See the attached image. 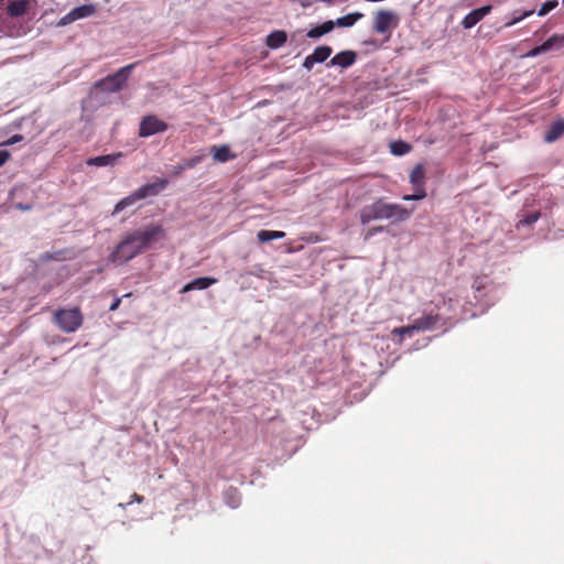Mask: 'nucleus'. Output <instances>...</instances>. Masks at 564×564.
Instances as JSON below:
<instances>
[{"mask_svg": "<svg viewBox=\"0 0 564 564\" xmlns=\"http://www.w3.org/2000/svg\"><path fill=\"white\" fill-rule=\"evenodd\" d=\"M390 149L393 154L403 155V154H406L411 150V147L405 142L399 141V142H392L390 144Z\"/></svg>", "mask_w": 564, "mask_h": 564, "instance_id": "obj_24", "label": "nucleus"}, {"mask_svg": "<svg viewBox=\"0 0 564 564\" xmlns=\"http://www.w3.org/2000/svg\"><path fill=\"white\" fill-rule=\"evenodd\" d=\"M362 17H364L362 13L354 12V13H349L347 15L338 18L336 21H334V23H335V26H338V28H349V26H352Z\"/></svg>", "mask_w": 564, "mask_h": 564, "instance_id": "obj_21", "label": "nucleus"}, {"mask_svg": "<svg viewBox=\"0 0 564 564\" xmlns=\"http://www.w3.org/2000/svg\"><path fill=\"white\" fill-rule=\"evenodd\" d=\"M399 15L389 10H379L375 14L373 30L380 34H391V32L399 25Z\"/></svg>", "mask_w": 564, "mask_h": 564, "instance_id": "obj_6", "label": "nucleus"}, {"mask_svg": "<svg viewBox=\"0 0 564 564\" xmlns=\"http://www.w3.org/2000/svg\"><path fill=\"white\" fill-rule=\"evenodd\" d=\"M558 6V1L557 0H547L546 2H544L540 10L538 11V15L539 17H544L550 11H552L553 9H555L556 7Z\"/></svg>", "mask_w": 564, "mask_h": 564, "instance_id": "obj_28", "label": "nucleus"}, {"mask_svg": "<svg viewBox=\"0 0 564 564\" xmlns=\"http://www.w3.org/2000/svg\"><path fill=\"white\" fill-rule=\"evenodd\" d=\"M540 54H543L541 45L533 47L531 51H529L525 56L527 57H535Z\"/></svg>", "mask_w": 564, "mask_h": 564, "instance_id": "obj_32", "label": "nucleus"}, {"mask_svg": "<svg viewBox=\"0 0 564 564\" xmlns=\"http://www.w3.org/2000/svg\"><path fill=\"white\" fill-rule=\"evenodd\" d=\"M539 217H540L539 213H532V214L528 215L523 220H521L520 224L532 225L539 219Z\"/></svg>", "mask_w": 564, "mask_h": 564, "instance_id": "obj_31", "label": "nucleus"}, {"mask_svg": "<svg viewBox=\"0 0 564 564\" xmlns=\"http://www.w3.org/2000/svg\"><path fill=\"white\" fill-rule=\"evenodd\" d=\"M10 153L6 150H0V167L9 160Z\"/></svg>", "mask_w": 564, "mask_h": 564, "instance_id": "obj_33", "label": "nucleus"}, {"mask_svg": "<svg viewBox=\"0 0 564 564\" xmlns=\"http://www.w3.org/2000/svg\"><path fill=\"white\" fill-rule=\"evenodd\" d=\"M169 181L166 178H159L153 183L142 185L134 192H132L130 195L126 196L124 198L120 199L112 212V215H117L121 213L122 210L133 206L137 202L151 197L156 196L162 191L165 189L167 186Z\"/></svg>", "mask_w": 564, "mask_h": 564, "instance_id": "obj_3", "label": "nucleus"}, {"mask_svg": "<svg viewBox=\"0 0 564 564\" xmlns=\"http://www.w3.org/2000/svg\"><path fill=\"white\" fill-rule=\"evenodd\" d=\"M424 178V169L421 164H419L412 170L410 174V182L413 186H423Z\"/></svg>", "mask_w": 564, "mask_h": 564, "instance_id": "obj_23", "label": "nucleus"}, {"mask_svg": "<svg viewBox=\"0 0 564 564\" xmlns=\"http://www.w3.org/2000/svg\"><path fill=\"white\" fill-rule=\"evenodd\" d=\"M129 296H131V293L124 294V297H129Z\"/></svg>", "mask_w": 564, "mask_h": 564, "instance_id": "obj_41", "label": "nucleus"}, {"mask_svg": "<svg viewBox=\"0 0 564 564\" xmlns=\"http://www.w3.org/2000/svg\"><path fill=\"white\" fill-rule=\"evenodd\" d=\"M381 230H382V227H379V228H377V229H373V231H375V232H377V231H381Z\"/></svg>", "mask_w": 564, "mask_h": 564, "instance_id": "obj_40", "label": "nucleus"}, {"mask_svg": "<svg viewBox=\"0 0 564 564\" xmlns=\"http://www.w3.org/2000/svg\"><path fill=\"white\" fill-rule=\"evenodd\" d=\"M335 28V23L334 21H326L324 22L323 24L321 25H317L313 29H311L308 32H307V36L310 39H318L321 36H323L324 34H327L329 33L330 31H333Z\"/></svg>", "mask_w": 564, "mask_h": 564, "instance_id": "obj_19", "label": "nucleus"}, {"mask_svg": "<svg viewBox=\"0 0 564 564\" xmlns=\"http://www.w3.org/2000/svg\"><path fill=\"white\" fill-rule=\"evenodd\" d=\"M543 53L550 51H558L564 47V34H553L544 43L541 44Z\"/></svg>", "mask_w": 564, "mask_h": 564, "instance_id": "obj_16", "label": "nucleus"}, {"mask_svg": "<svg viewBox=\"0 0 564 564\" xmlns=\"http://www.w3.org/2000/svg\"><path fill=\"white\" fill-rule=\"evenodd\" d=\"M120 303H121V299H120V297H116V299L113 300L112 304L110 305L109 310H110L111 312H113V311L118 310V307H119Z\"/></svg>", "mask_w": 564, "mask_h": 564, "instance_id": "obj_35", "label": "nucleus"}, {"mask_svg": "<svg viewBox=\"0 0 564 564\" xmlns=\"http://www.w3.org/2000/svg\"><path fill=\"white\" fill-rule=\"evenodd\" d=\"M19 207H20L21 209H23V210L29 209V207H28V206H22V205H20Z\"/></svg>", "mask_w": 564, "mask_h": 564, "instance_id": "obj_39", "label": "nucleus"}, {"mask_svg": "<svg viewBox=\"0 0 564 564\" xmlns=\"http://www.w3.org/2000/svg\"><path fill=\"white\" fill-rule=\"evenodd\" d=\"M54 321L65 333L76 332L83 324V315L78 307L62 308L54 313Z\"/></svg>", "mask_w": 564, "mask_h": 564, "instance_id": "obj_5", "label": "nucleus"}, {"mask_svg": "<svg viewBox=\"0 0 564 564\" xmlns=\"http://www.w3.org/2000/svg\"><path fill=\"white\" fill-rule=\"evenodd\" d=\"M143 501H144V497L143 496H140L138 494H133V495H131V499H130L129 503H132V502L142 503Z\"/></svg>", "mask_w": 564, "mask_h": 564, "instance_id": "obj_34", "label": "nucleus"}, {"mask_svg": "<svg viewBox=\"0 0 564 564\" xmlns=\"http://www.w3.org/2000/svg\"><path fill=\"white\" fill-rule=\"evenodd\" d=\"M165 238V229L159 224H149L123 236L110 254L113 263H126Z\"/></svg>", "mask_w": 564, "mask_h": 564, "instance_id": "obj_1", "label": "nucleus"}, {"mask_svg": "<svg viewBox=\"0 0 564 564\" xmlns=\"http://www.w3.org/2000/svg\"><path fill=\"white\" fill-rule=\"evenodd\" d=\"M11 18L22 17L31 7L32 0H1Z\"/></svg>", "mask_w": 564, "mask_h": 564, "instance_id": "obj_10", "label": "nucleus"}, {"mask_svg": "<svg viewBox=\"0 0 564 564\" xmlns=\"http://www.w3.org/2000/svg\"><path fill=\"white\" fill-rule=\"evenodd\" d=\"M438 322V316L433 314H427L422 317L415 318L413 321V325L415 332H426L432 330Z\"/></svg>", "mask_w": 564, "mask_h": 564, "instance_id": "obj_13", "label": "nucleus"}, {"mask_svg": "<svg viewBox=\"0 0 564 564\" xmlns=\"http://www.w3.org/2000/svg\"><path fill=\"white\" fill-rule=\"evenodd\" d=\"M310 3H311V0H302V1H301V4H302L303 7H307Z\"/></svg>", "mask_w": 564, "mask_h": 564, "instance_id": "obj_37", "label": "nucleus"}, {"mask_svg": "<svg viewBox=\"0 0 564 564\" xmlns=\"http://www.w3.org/2000/svg\"><path fill=\"white\" fill-rule=\"evenodd\" d=\"M213 159L217 162L225 163L236 158V154L231 153L228 145L213 147L210 150Z\"/></svg>", "mask_w": 564, "mask_h": 564, "instance_id": "obj_15", "label": "nucleus"}, {"mask_svg": "<svg viewBox=\"0 0 564 564\" xmlns=\"http://www.w3.org/2000/svg\"><path fill=\"white\" fill-rule=\"evenodd\" d=\"M288 40V35L284 31H274L270 33L267 37V45L272 48L276 50L281 47Z\"/></svg>", "mask_w": 564, "mask_h": 564, "instance_id": "obj_18", "label": "nucleus"}, {"mask_svg": "<svg viewBox=\"0 0 564 564\" xmlns=\"http://www.w3.org/2000/svg\"><path fill=\"white\" fill-rule=\"evenodd\" d=\"M120 156H121L120 153L95 156V158L88 159L87 160V164L88 165H94V166L113 165L116 163L117 159L120 158Z\"/></svg>", "mask_w": 564, "mask_h": 564, "instance_id": "obj_17", "label": "nucleus"}, {"mask_svg": "<svg viewBox=\"0 0 564 564\" xmlns=\"http://www.w3.org/2000/svg\"><path fill=\"white\" fill-rule=\"evenodd\" d=\"M284 236L285 232L275 230H260L257 234V237L261 242H269L275 239H282Z\"/></svg>", "mask_w": 564, "mask_h": 564, "instance_id": "obj_22", "label": "nucleus"}, {"mask_svg": "<svg viewBox=\"0 0 564 564\" xmlns=\"http://www.w3.org/2000/svg\"><path fill=\"white\" fill-rule=\"evenodd\" d=\"M167 124L155 116H147L140 122L139 135L147 138L155 133L164 132Z\"/></svg>", "mask_w": 564, "mask_h": 564, "instance_id": "obj_7", "label": "nucleus"}, {"mask_svg": "<svg viewBox=\"0 0 564 564\" xmlns=\"http://www.w3.org/2000/svg\"><path fill=\"white\" fill-rule=\"evenodd\" d=\"M356 61V53L352 51H343L337 53L328 63V66H339L347 68L351 66Z\"/></svg>", "mask_w": 564, "mask_h": 564, "instance_id": "obj_12", "label": "nucleus"}, {"mask_svg": "<svg viewBox=\"0 0 564 564\" xmlns=\"http://www.w3.org/2000/svg\"><path fill=\"white\" fill-rule=\"evenodd\" d=\"M22 140H23V135L22 134H14L10 139H8L7 141L0 143V145L1 147H8V145L15 144L18 142H21Z\"/></svg>", "mask_w": 564, "mask_h": 564, "instance_id": "obj_30", "label": "nucleus"}, {"mask_svg": "<svg viewBox=\"0 0 564 564\" xmlns=\"http://www.w3.org/2000/svg\"><path fill=\"white\" fill-rule=\"evenodd\" d=\"M415 332V328H414V325L413 323L408 325V326H403V327H397L392 330V335H398L401 337V339L404 337V336H409V337H412L414 335Z\"/></svg>", "mask_w": 564, "mask_h": 564, "instance_id": "obj_26", "label": "nucleus"}, {"mask_svg": "<svg viewBox=\"0 0 564 564\" xmlns=\"http://www.w3.org/2000/svg\"><path fill=\"white\" fill-rule=\"evenodd\" d=\"M204 160V155H196L188 160H185L182 164H180V171H185L188 169H194Z\"/></svg>", "mask_w": 564, "mask_h": 564, "instance_id": "obj_27", "label": "nucleus"}, {"mask_svg": "<svg viewBox=\"0 0 564 564\" xmlns=\"http://www.w3.org/2000/svg\"><path fill=\"white\" fill-rule=\"evenodd\" d=\"M173 170H174L175 175H178L183 172V171H180V165L174 166Z\"/></svg>", "mask_w": 564, "mask_h": 564, "instance_id": "obj_36", "label": "nucleus"}, {"mask_svg": "<svg viewBox=\"0 0 564 564\" xmlns=\"http://www.w3.org/2000/svg\"><path fill=\"white\" fill-rule=\"evenodd\" d=\"M333 53V50L328 45H321L314 50V52L307 55L303 62V67L311 70L316 63L325 62Z\"/></svg>", "mask_w": 564, "mask_h": 564, "instance_id": "obj_9", "label": "nucleus"}, {"mask_svg": "<svg viewBox=\"0 0 564 564\" xmlns=\"http://www.w3.org/2000/svg\"><path fill=\"white\" fill-rule=\"evenodd\" d=\"M564 133V121L558 120L551 124L549 131L545 133V141L553 142Z\"/></svg>", "mask_w": 564, "mask_h": 564, "instance_id": "obj_20", "label": "nucleus"}, {"mask_svg": "<svg viewBox=\"0 0 564 564\" xmlns=\"http://www.w3.org/2000/svg\"><path fill=\"white\" fill-rule=\"evenodd\" d=\"M533 12H534L533 10L521 11V12H519V13H518V12H514V13H513V18H512L510 21H508V22L505 24V26H506V28H510V26H512V25L517 24L518 22L522 21L523 19H525V18H528V17L532 15V14H533Z\"/></svg>", "mask_w": 564, "mask_h": 564, "instance_id": "obj_25", "label": "nucleus"}, {"mask_svg": "<svg viewBox=\"0 0 564 564\" xmlns=\"http://www.w3.org/2000/svg\"><path fill=\"white\" fill-rule=\"evenodd\" d=\"M413 209H406L399 204H389L379 199L360 210V221L366 225L372 220L404 221L410 218Z\"/></svg>", "mask_w": 564, "mask_h": 564, "instance_id": "obj_2", "label": "nucleus"}, {"mask_svg": "<svg viewBox=\"0 0 564 564\" xmlns=\"http://www.w3.org/2000/svg\"><path fill=\"white\" fill-rule=\"evenodd\" d=\"M96 12L95 4H83L79 7H76L72 9L66 15H64L59 25H66L69 23H73L77 20L85 19L88 17H91Z\"/></svg>", "mask_w": 564, "mask_h": 564, "instance_id": "obj_8", "label": "nucleus"}, {"mask_svg": "<svg viewBox=\"0 0 564 564\" xmlns=\"http://www.w3.org/2000/svg\"><path fill=\"white\" fill-rule=\"evenodd\" d=\"M215 283H217V279L215 278H197L185 284L181 292L186 293L193 290H205Z\"/></svg>", "mask_w": 564, "mask_h": 564, "instance_id": "obj_14", "label": "nucleus"}, {"mask_svg": "<svg viewBox=\"0 0 564 564\" xmlns=\"http://www.w3.org/2000/svg\"><path fill=\"white\" fill-rule=\"evenodd\" d=\"M474 286L476 288L477 291H479L482 285L480 283H478V281H475Z\"/></svg>", "mask_w": 564, "mask_h": 564, "instance_id": "obj_38", "label": "nucleus"}, {"mask_svg": "<svg viewBox=\"0 0 564 564\" xmlns=\"http://www.w3.org/2000/svg\"><path fill=\"white\" fill-rule=\"evenodd\" d=\"M492 7L491 6H485L481 8H477L473 11H470L462 21V25L465 29H471L475 26L480 20H482L487 14L490 13Z\"/></svg>", "mask_w": 564, "mask_h": 564, "instance_id": "obj_11", "label": "nucleus"}, {"mask_svg": "<svg viewBox=\"0 0 564 564\" xmlns=\"http://www.w3.org/2000/svg\"><path fill=\"white\" fill-rule=\"evenodd\" d=\"M137 63H132L121 67L116 74L109 75L106 78L99 80L96 86L105 93H117L121 90L132 72Z\"/></svg>", "mask_w": 564, "mask_h": 564, "instance_id": "obj_4", "label": "nucleus"}, {"mask_svg": "<svg viewBox=\"0 0 564 564\" xmlns=\"http://www.w3.org/2000/svg\"><path fill=\"white\" fill-rule=\"evenodd\" d=\"M414 188H415L414 194L403 196L404 200H421V199L425 198L426 193H425V189L423 186H414Z\"/></svg>", "mask_w": 564, "mask_h": 564, "instance_id": "obj_29", "label": "nucleus"}]
</instances>
